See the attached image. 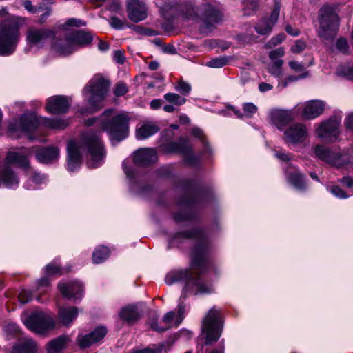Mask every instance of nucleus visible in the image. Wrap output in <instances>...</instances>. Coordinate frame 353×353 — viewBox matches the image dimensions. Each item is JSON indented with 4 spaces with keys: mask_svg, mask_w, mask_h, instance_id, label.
<instances>
[{
    "mask_svg": "<svg viewBox=\"0 0 353 353\" xmlns=\"http://www.w3.org/2000/svg\"><path fill=\"white\" fill-rule=\"evenodd\" d=\"M113 59L117 63L119 64H123L125 60V57L123 53L120 50L114 52Z\"/></svg>",
    "mask_w": 353,
    "mask_h": 353,
    "instance_id": "61",
    "label": "nucleus"
},
{
    "mask_svg": "<svg viewBox=\"0 0 353 353\" xmlns=\"http://www.w3.org/2000/svg\"><path fill=\"white\" fill-rule=\"evenodd\" d=\"M191 89V85L183 81H179L175 85V90L183 95L188 94Z\"/></svg>",
    "mask_w": 353,
    "mask_h": 353,
    "instance_id": "43",
    "label": "nucleus"
},
{
    "mask_svg": "<svg viewBox=\"0 0 353 353\" xmlns=\"http://www.w3.org/2000/svg\"><path fill=\"white\" fill-rule=\"evenodd\" d=\"M269 119L270 122L279 130H282L290 122L294 119L292 110L272 109L270 111Z\"/></svg>",
    "mask_w": 353,
    "mask_h": 353,
    "instance_id": "22",
    "label": "nucleus"
},
{
    "mask_svg": "<svg viewBox=\"0 0 353 353\" xmlns=\"http://www.w3.org/2000/svg\"><path fill=\"white\" fill-rule=\"evenodd\" d=\"M308 137V129L302 123L290 125L283 133V140L288 144L298 145L303 143Z\"/></svg>",
    "mask_w": 353,
    "mask_h": 353,
    "instance_id": "17",
    "label": "nucleus"
},
{
    "mask_svg": "<svg viewBox=\"0 0 353 353\" xmlns=\"http://www.w3.org/2000/svg\"><path fill=\"white\" fill-rule=\"evenodd\" d=\"M330 192L332 194L339 199H346L349 196V195L345 193L342 189H341L339 186H333L330 189Z\"/></svg>",
    "mask_w": 353,
    "mask_h": 353,
    "instance_id": "54",
    "label": "nucleus"
},
{
    "mask_svg": "<svg viewBox=\"0 0 353 353\" xmlns=\"http://www.w3.org/2000/svg\"><path fill=\"white\" fill-rule=\"evenodd\" d=\"M179 15L184 21H201L203 32L212 31L222 19L219 4L213 0H203L196 8L192 3L186 2L181 6Z\"/></svg>",
    "mask_w": 353,
    "mask_h": 353,
    "instance_id": "3",
    "label": "nucleus"
},
{
    "mask_svg": "<svg viewBox=\"0 0 353 353\" xmlns=\"http://www.w3.org/2000/svg\"><path fill=\"white\" fill-rule=\"evenodd\" d=\"M78 309L75 307H61L58 312L59 322L65 325H70L78 316Z\"/></svg>",
    "mask_w": 353,
    "mask_h": 353,
    "instance_id": "29",
    "label": "nucleus"
},
{
    "mask_svg": "<svg viewBox=\"0 0 353 353\" xmlns=\"http://www.w3.org/2000/svg\"><path fill=\"white\" fill-rule=\"evenodd\" d=\"M85 22L75 18L68 19L64 24L62 25L63 29H67L68 27H81L85 26Z\"/></svg>",
    "mask_w": 353,
    "mask_h": 353,
    "instance_id": "45",
    "label": "nucleus"
},
{
    "mask_svg": "<svg viewBox=\"0 0 353 353\" xmlns=\"http://www.w3.org/2000/svg\"><path fill=\"white\" fill-rule=\"evenodd\" d=\"M85 149L91 157L89 167L97 168L103 162L105 156L103 144L98 134L89 132L83 135L81 143L70 141L68 143V170L70 172H74L80 168L81 152Z\"/></svg>",
    "mask_w": 353,
    "mask_h": 353,
    "instance_id": "2",
    "label": "nucleus"
},
{
    "mask_svg": "<svg viewBox=\"0 0 353 353\" xmlns=\"http://www.w3.org/2000/svg\"><path fill=\"white\" fill-rule=\"evenodd\" d=\"M281 10V4L275 3L274 7L271 12L270 17L263 18L255 26V30L261 35L268 34L271 32L272 28L278 21Z\"/></svg>",
    "mask_w": 353,
    "mask_h": 353,
    "instance_id": "21",
    "label": "nucleus"
},
{
    "mask_svg": "<svg viewBox=\"0 0 353 353\" xmlns=\"http://www.w3.org/2000/svg\"><path fill=\"white\" fill-rule=\"evenodd\" d=\"M119 316L128 323H133L140 318L141 314L137 306L128 305L121 309Z\"/></svg>",
    "mask_w": 353,
    "mask_h": 353,
    "instance_id": "32",
    "label": "nucleus"
},
{
    "mask_svg": "<svg viewBox=\"0 0 353 353\" xmlns=\"http://www.w3.org/2000/svg\"><path fill=\"white\" fill-rule=\"evenodd\" d=\"M27 328L37 334H44L54 327V319L43 312H33L29 317L23 320Z\"/></svg>",
    "mask_w": 353,
    "mask_h": 353,
    "instance_id": "11",
    "label": "nucleus"
},
{
    "mask_svg": "<svg viewBox=\"0 0 353 353\" xmlns=\"http://www.w3.org/2000/svg\"><path fill=\"white\" fill-rule=\"evenodd\" d=\"M45 271L48 275H54V274L61 275L63 274L60 267L58 265H55L52 263H50L46 266Z\"/></svg>",
    "mask_w": 353,
    "mask_h": 353,
    "instance_id": "50",
    "label": "nucleus"
},
{
    "mask_svg": "<svg viewBox=\"0 0 353 353\" xmlns=\"http://www.w3.org/2000/svg\"><path fill=\"white\" fill-rule=\"evenodd\" d=\"M344 123L347 129L353 130V113L350 114L347 117Z\"/></svg>",
    "mask_w": 353,
    "mask_h": 353,
    "instance_id": "64",
    "label": "nucleus"
},
{
    "mask_svg": "<svg viewBox=\"0 0 353 353\" xmlns=\"http://www.w3.org/2000/svg\"><path fill=\"white\" fill-rule=\"evenodd\" d=\"M164 150L167 152L181 154L185 158V163L190 165H194L199 162V159L192 153L188 139L180 138L177 141L168 143Z\"/></svg>",
    "mask_w": 353,
    "mask_h": 353,
    "instance_id": "14",
    "label": "nucleus"
},
{
    "mask_svg": "<svg viewBox=\"0 0 353 353\" xmlns=\"http://www.w3.org/2000/svg\"><path fill=\"white\" fill-rule=\"evenodd\" d=\"M283 61L270 62L267 67L268 72L276 78H281L283 73Z\"/></svg>",
    "mask_w": 353,
    "mask_h": 353,
    "instance_id": "37",
    "label": "nucleus"
},
{
    "mask_svg": "<svg viewBox=\"0 0 353 353\" xmlns=\"http://www.w3.org/2000/svg\"><path fill=\"white\" fill-rule=\"evenodd\" d=\"M27 174L29 175V181L25 185L28 190L36 189L39 185L45 183L48 178L44 174H41L37 172H31L30 168L27 170Z\"/></svg>",
    "mask_w": 353,
    "mask_h": 353,
    "instance_id": "33",
    "label": "nucleus"
},
{
    "mask_svg": "<svg viewBox=\"0 0 353 353\" xmlns=\"http://www.w3.org/2000/svg\"><path fill=\"white\" fill-rule=\"evenodd\" d=\"M231 59L230 57H217L208 61L206 65L210 68H219L226 65Z\"/></svg>",
    "mask_w": 353,
    "mask_h": 353,
    "instance_id": "38",
    "label": "nucleus"
},
{
    "mask_svg": "<svg viewBox=\"0 0 353 353\" xmlns=\"http://www.w3.org/2000/svg\"><path fill=\"white\" fill-rule=\"evenodd\" d=\"M164 99L168 103H172L175 105H181L186 101L185 98L181 97L176 93H167L164 95Z\"/></svg>",
    "mask_w": 353,
    "mask_h": 353,
    "instance_id": "39",
    "label": "nucleus"
},
{
    "mask_svg": "<svg viewBox=\"0 0 353 353\" xmlns=\"http://www.w3.org/2000/svg\"><path fill=\"white\" fill-rule=\"evenodd\" d=\"M336 47L338 51L341 53L347 54L349 52V44L345 38H339L336 43Z\"/></svg>",
    "mask_w": 353,
    "mask_h": 353,
    "instance_id": "46",
    "label": "nucleus"
},
{
    "mask_svg": "<svg viewBox=\"0 0 353 353\" xmlns=\"http://www.w3.org/2000/svg\"><path fill=\"white\" fill-rule=\"evenodd\" d=\"M244 115L251 117L257 112V107L252 103H245L243 105Z\"/></svg>",
    "mask_w": 353,
    "mask_h": 353,
    "instance_id": "47",
    "label": "nucleus"
},
{
    "mask_svg": "<svg viewBox=\"0 0 353 353\" xmlns=\"http://www.w3.org/2000/svg\"><path fill=\"white\" fill-rule=\"evenodd\" d=\"M259 3L257 0H248L244 3L243 14L250 15L252 12L257 10Z\"/></svg>",
    "mask_w": 353,
    "mask_h": 353,
    "instance_id": "41",
    "label": "nucleus"
},
{
    "mask_svg": "<svg viewBox=\"0 0 353 353\" xmlns=\"http://www.w3.org/2000/svg\"><path fill=\"white\" fill-rule=\"evenodd\" d=\"M34 152V147L22 148L19 151H10L4 159L6 166L9 165H15L23 168L25 170H29L30 163L29 157Z\"/></svg>",
    "mask_w": 353,
    "mask_h": 353,
    "instance_id": "16",
    "label": "nucleus"
},
{
    "mask_svg": "<svg viewBox=\"0 0 353 353\" xmlns=\"http://www.w3.org/2000/svg\"><path fill=\"white\" fill-rule=\"evenodd\" d=\"M285 176L288 181L296 190H302L305 188L303 176L300 174L295 167L289 166L285 170Z\"/></svg>",
    "mask_w": 353,
    "mask_h": 353,
    "instance_id": "28",
    "label": "nucleus"
},
{
    "mask_svg": "<svg viewBox=\"0 0 353 353\" xmlns=\"http://www.w3.org/2000/svg\"><path fill=\"white\" fill-rule=\"evenodd\" d=\"M318 34L325 40L332 39L339 28V19L333 7L324 6L319 10Z\"/></svg>",
    "mask_w": 353,
    "mask_h": 353,
    "instance_id": "9",
    "label": "nucleus"
},
{
    "mask_svg": "<svg viewBox=\"0 0 353 353\" xmlns=\"http://www.w3.org/2000/svg\"><path fill=\"white\" fill-rule=\"evenodd\" d=\"M132 353H161L159 348L148 347L141 350L134 351Z\"/></svg>",
    "mask_w": 353,
    "mask_h": 353,
    "instance_id": "62",
    "label": "nucleus"
},
{
    "mask_svg": "<svg viewBox=\"0 0 353 353\" xmlns=\"http://www.w3.org/2000/svg\"><path fill=\"white\" fill-rule=\"evenodd\" d=\"M150 327L152 330L157 332H163L166 330V327H163V326H159L157 325V319H151L149 322Z\"/></svg>",
    "mask_w": 353,
    "mask_h": 353,
    "instance_id": "60",
    "label": "nucleus"
},
{
    "mask_svg": "<svg viewBox=\"0 0 353 353\" xmlns=\"http://www.w3.org/2000/svg\"><path fill=\"white\" fill-rule=\"evenodd\" d=\"M59 289L61 294L67 299L76 301L81 299L83 293V286L80 281L60 282Z\"/></svg>",
    "mask_w": 353,
    "mask_h": 353,
    "instance_id": "20",
    "label": "nucleus"
},
{
    "mask_svg": "<svg viewBox=\"0 0 353 353\" xmlns=\"http://www.w3.org/2000/svg\"><path fill=\"white\" fill-rule=\"evenodd\" d=\"M176 317L174 312L172 311L166 313L162 320L164 323L163 327H166V330H168L172 326H178L179 325L175 324Z\"/></svg>",
    "mask_w": 353,
    "mask_h": 353,
    "instance_id": "40",
    "label": "nucleus"
},
{
    "mask_svg": "<svg viewBox=\"0 0 353 353\" xmlns=\"http://www.w3.org/2000/svg\"><path fill=\"white\" fill-rule=\"evenodd\" d=\"M285 54V50L283 47L278 48L276 49L272 50L269 52V58L271 62H274L275 61H283L280 58L282 57Z\"/></svg>",
    "mask_w": 353,
    "mask_h": 353,
    "instance_id": "42",
    "label": "nucleus"
},
{
    "mask_svg": "<svg viewBox=\"0 0 353 353\" xmlns=\"http://www.w3.org/2000/svg\"><path fill=\"white\" fill-rule=\"evenodd\" d=\"M185 312V305L183 304V303L181 301L178 305V315L176 317V325H179L181 321H183L184 316L183 314Z\"/></svg>",
    "mask_w": 353,
    "mask_h": 353,
    "instance_id": "55",
    "label": "nucleus"
},
{
    "mask_svg": "<svg viewBox=\"0 0 353 353\" xmlns=\"http://www.w3.org/2000/svg\"><path fill=\"white\" fill-rule=\"evenodd\" d=\"M127 13L131 21L137 23L145 20L148 16L146 4L140 0H128Z\"/></svg>",
    "mask_w": 353,
    "mask_h": 353,
    "instance_id": "19",
    "label": "nucleus"
},
{
    "mask_svg": "<svg viewBox=\"0 0 353 353\" xmlns=\"http://www.w3.org/2000/svg\"><path fill=\"white\" fill-rule=\"evenodd\" d=\"M285 39V35L284 33H279L277 35L273 37L266 44L265 47L268 48H271L274 47L281 43H282Z\"/></svg>",
    "mask_w": 353,
    "mask_h": 353,
    "instance_id": "44",
    "label": "nucleus"
},
{
    "mask_svg": "<svg viewBox=\"0 0 353 353\" xmlns=\"http://www.w3.org/2000/svg\"><path fill=\"white\" fill-rule=\"evenodd\" d=\"M110 255V250L105 246H99L95 249L92 254L94 263L99 264L106 260Z\"/></svg>",
    "mask_w": 353,
    "mask_h": 353,
    "instance_id": "35",
    "label": "nucleus"
},
{
    "mask_svg": "<svg viewBox=\"0 0 353 353\" xmlns=\"http://www.w3.org/2000/svg\"><path fill=\"white\" fill-rule=\"evenodd\" d=\"M192 134L199 139H201L202 140V141L203 142V143L205 144V150L206 151H208L210 152V147L207 145V143H205L204 141V139H203V131L202 130H201L200 128H194L192 129Z\"/></svg>",
    "mask_w": 353,
    "mask_h": 353,
    "instance_id": "56",
    "label": "nucleus"
},
{
    "mask_svg": "<svg viewBox=\"0 0 353 353\" xmlns=\"http://www.w3.org/2000/svg\"><path fill=\"white\" fill-rule=\"evenodd\" d=\"M110 87L109 81L100 74L95 75L84 88L83 93L88 100V109H81V113H93L103 106V99Z\"/></svg>",
    "mask_w": 353,
    "mask_h": 353,
    "instance_id": "7",
    "label": "nucleus"
},
{
    "mask_svg": "<svg viewBox=\"0 0 353 353\" xmlns=\"http://www.w3.org/2000/svg\"><path fill=\"white\" fill-rule=\"evenodd\" d=\"M3 330L7 336H14L19 332L18 325L14 323H8L5 325Z\"/></svg>",
    "mask_w": 353,
    "mask_h": 353,
    "instance_id": "49",
    "label": "nucleus"
},
{
    "mask_svg": "<svg viewBox=\"0 0 353 353\" xmlns=\"http://www.w3.org/2000/svg\"><path fill=\"white\" fill-rule=\"evenodd\" d=\"M339 76L353 81V62L340 65L336 70Z\"/></svg>",
    "mask_w": 353,
    "mask_h": 353,
    "instance_id": "36",
    "label": "nucleus"
},
{
    "mask_svg": "<svg viewBox=\"0 0 353 353\" xmlns=\"http://www.w3.org/2000/svg\"><path fill=\"white\" fill-rule=\"evenodd\" d=\"M94 35L83 30L68 33L64 40L57 41L52 45L53 50L61 56L68 55L93 41Z\"/></svg>",
    "mask_w": 353,
    "mask_h": 353,
    "instance_id": "8",
    "label": "nucleus"
},
{
    "mask_svg": "<svg viewBox=\"0 0 353 353\" xmlns=\"http://www.w3.org/2000/svg\"><path fill=\"white\" fill-rule=\"evenodd\" d=\"M6 14L0 22V56H8L16 50L20 40V28L26 23L23 17L8 14L6 8L0 10V15Z\"/></svg>",
    "mask_w": 353,
    "mask_h": 353,
    "instance_id": "5",
    "label": "nucleus"
},
{
    "mask_svg": "<svg viewBox=\"0 0 353 353\" xmlns=\"http://www.w3.org/2000/svg\"><path fill=\"white\" fill-rule=\"evenodd\" d=\"M314 153L319 159L336 167L349 163L353 164V152L350 155L347 154H340L339 152L331 150L326 147L317 145L314 148Z\"/></svg>",
    "mask_w": 353,
    "mask_h": 353,
    "instance_id": "12",
    "label": "nucleus"
},
{
    "mask_svg": "<svg viewBox=\"0 0 353 353\" xmlns=\"http://www.w3.org/2000/svg\"><path fill=\"white\" fill-rule=\"evenodd\" d=\"M35 351V343L31 339L23 338L14 345L10 353H34Z\"/></svg>",
    "mask_w": 353,
    "mask_h": 353,
    "instance_id": "30",
    "label": "nucleus"
},
{
    "mask_svg": "<svg viewBox=\"0 0 353 353\" xmlns=\"http://www.w3.org/2000/svg\"><path fill=\"white\" fill-rule=\"evenodd\" d=\"M69 340L66 336H60L52 340L47 345L48 353H59L65 347Z\"/></svg>",
    "mask_w": 353,
    "mask_h": 353,
    "instance_id": "34",
    "label": "nucleus"
},
{
    "mask_svg": "<svg viewBox=\"0 0 353 353\" xmlns=\"http://www.w3.org/2000/svg\"><path fill=\"white\" fill-rule=\"evenodd\" d=\"M55 37V32L50 29L30 28L26 31V39L31 47L42 48L49 40Z\"/></svg>",
    "mask_w": 353,
    "mask_h": 353,
    "instance_id": "15",
    "label": "nucleus"
},
{
    "mask_svg": "<svg viewBox=\"0 0 353 353\" xmlns=\"http://www.w3.org/2000/svg\"><path fill=\"white\" fill-rule=\"evenodd\" d=\"M289 65L290 68L295 72H301L304 71V65L297 61H291L289 62Z\"/></svg>",
    "mask_w": 353,
    "mask_h": 353,
    "instance_id": "57",
    "label": "nucleus"
},
{
    "mask_svg": "<svg viewBox=\"0 0 353 353\" xmlns=\"http://www.w3.org/2000/svg\"><path fill=\"white\" fill-rule=\"evenodd\" d=\"M222 327L221 310L213 307L203 320L202 334L205 337V344L210 345L217 341L221 336Z\"/></svg>",
    "mask_w": 353,
    "mask_h": 353,
    "instance_id": "10",
    "label": "nucleus"
},
{
    "mask_svg": "<svg viewBox=\"0 0 353 353\" xmlns=\"http://www.w3.org/2000/svg\"><path fill=\"white\" fill-rule=\"evenodd\" d=\"M70 103L64 96H54L48 98L46 110L51 114L65 113L68 111Z\"/></svg>",
    "mask_w": 353,
    "mask_h": 353,
    "instance_id": "24",
    "label": "nucleus"
},
{
    "mask_svg": "<svg viewBox=\"0 0 353 353\" xmlns=\"http://www.w3.org/2000/svg\"><path fill=\"white\" fill-rule=\"evenodd\" d=\"M295 109L303 119H314L323 113L325 103L320 100H310L304 103L297 104Z\"/></svg>",
    "mask_w": 353,
    "mask_h": 353,
    "instance_id": "18",
    "label": "nucleus"
},
{
    "mask_svg": "<svg viewBox=\"0 0 353 353\" xmlns=\"http://www.w3.org/2000/svg\"><path fill=\"white\" fill-rule=\"evenodd\" d=\"M285 30L288 34L294 37H296L300 34V31L297 28H294L290 25H287Z\"/></svg>",
    "mask_w": 353,
    "mask_h": 353,
    "instance_id": "63",
    "label": "nucleus"
},
{
    "mask_svg": "<svg viewBox=\"0 0 353 353\" xmlns=\"http://www.w3.org/2000/svg\"><path fill=\"white\" fill-rule=\"evenodd\" d=\"M128 91L127 85L123 82H119L115 85L114 89V94L117 97H121L125 95Z\"/></svg>",
    "mask_w": 353,
    "mask_h": 353,
    "instance_id": "48",
    "label": "nucleus"
},
{
    "mask_svg": "<svg viewBox=\"0 0 353 353\" xmlns=\"http://www.w3.org/2000/svg\"><path fill=\"white\" fill-rule=\"evenodd\" d=\"M23 5L26 10L32 14H35L38 12H39V8L34 7L32 5V3L29 0L24 1L23 3Z\"/></svg>",
    "mask_w": 353,
    "mask_h": 353,
    "instance_id": "58",
    "label": "nucleus"
},
{
    "mask_svg": "<svg viewBox=\"0 0 353 353\" xmlns=\"http://www.w3.org/2000/svg\"><path fill=\"white\" fill-rule=\"evenodd\" d=\"M50 287V281L48 278L44 277L38 281L37 292L39 293H45Z\"/></svg>",
    "mask_w": 353,
    "mask_h": 353,
    "instance_id": "51",
    "label": "nucleus"
},
{
    "mask_svg": "<svg viewBox=\"0 0 353 353\" xmlns=\"http://www.w3.org/2000/svg\"><path fill=\"white\" fill-rule=\"evenodd\" d=\"M159 130V127L152 122H146L137 127L136 137L137 139L143 140L156 134Z\"/></svg>",
    "mask_w": 353,
    "mask_h": 353,
    "instance_id": "31",
    "label": "nucleus"
},
{
    "mask_svg": "<svg viewBox=\"0 0 353 353\" xmlns=\"http://www.w3.org/2000/svg\"><path fill=\"white\" fill-rule=\"evenodd\" d=\"M36 159L42 163H51L57 161L59 156L57 147L50 146L37 150L34 148Z\"/></svg>",
    "mask_w": 353,
    "mask_h": 353,
    "instance_id": "26",
    "label": "nucleus"
},
{
    "mask_svg": "<svg viewBox=\"0 0 353 353\" xmlns=\"http://www.w3.org/2000/svg\"><path fill=\"white\" fill-rule=\"evenodd\" d=\"M19 183L17 174L9 166H4L0 170V188H15Z\"/></svg>",
    "mask_w": 353,
    "mask_h": 353,
    "instance_id": "27",
    "label": "nucleus"
},
{
    "mask_svg": "<svg viewBox=\"0 0 353 353\" xmlns=\"http://www.w3.org/2000/svg\"><path fill=\"white\" fill-rule=\"evenodd\" d=\"M129 117L125 112L110 109L105 110L100 118H91L85 121L88 126L97 123L106 131L113 144L126 139L129 134Z\"/></svg>",
    "mask_w": 353,
    "mask_h": 353,
    "instance_id": "4",
    "label": "nucleus"
},
{
    "mask_svg": "<svg viewBox=\"0 0 353 353\" xmlns=\"http://www.w3.org/2000/svg\"><path fill=\"white\" fill-rule=\"evenodd\" d=\"M18 299L21 304H26L32 299V294L29 291L22 290L19 294Z\"/></svg>",
    "mask_w": 353,
    "mask_h": 353,
    "instance_id": "53",
    "label": "nucleus"
},
{
    "mask_svg": "<svg viewBox=\"0 0 353 353\" xmlns=\"http://www.w3.org/2000/svg\"><path fill=\"white\" fill-rule=\"evenodd\" d=\"M341 121V118L333 116L329 119L318 123L315 130L317 137L327 143L335 141L339 134V128Z\"/></svg>",
    "mask_w": 353,
    "mask_h": 353,
    "instance_id": "13",
    "label": "nucleus"
},
{
    "mask_svg": "<svg viewBox=\"0 0 353 353\" xmlns=\"http://www.w3.org/2000/svg\"><path fill=\"white\" fill-rule=\"evenodd\" d=\"M306 48V44L301 39L296 40L294 45L291 46V51L294 53H300Z\"/></svg>",
    "mask_w": 353,
    "mask_h": 353,
    "instance_id": "52",
    "label": "nucleus"
},
{
    "mask_svg": "<svg viewBox=\"0 0 353 353\" xmlns=\"http://www.w3.org/2000/svg\"><path fill=\"white\" fill-rule=\"evenodd\" d=\"M40 125L46 128L54 130H63L68 125L67 120L60 119L41 118L39 119L34 113L24 114L19 119V122H12L8 125V131L10 134L19 138V132L24 133L30 140L37 137L32 136V133L36 132Z\"/></svg>",
    "mask_w": 353,
    "mask_h": 353,
    "instance_id": "6",
    "label": "nucleus"
},
{
    "mask_svg": "<svg viewBox=\"0 0 353 353\" xmlns=\"http://www.w3.org/2000/svg\"><path fill=\"white\" fill-rule=\"evenodd\" d=\"M189 238H196L199 241L192 252L191 267L194 272L188 269L174 270L169 272L165 278V283L168 285L183 280L186 281L181 299L190 295L208 294L214 291L212 284L205 282V270L210 246L203 232L195 229L192 231L178 232L170 243L174 244L181 239Z\"/></svg>",
    "mask_w": 353,
    "mask_h": 353,
    "instance_id": "1",
    "label": "nucleus"
},
{
    "mask_svg": "<svg viewBox=\"0 0 353 353\" xmlns=\"http://www.w3.org/2000/svg\"><path fill=\"white\" fill-rule=\"evenodd\" d=\"M107 334V329L103 326L96 327L85 335H79L77 342L81 348H87L101 341Z\"/></svg>",
    "mask_w": 353,
    "mask_h": 353,
    "instance_id": "23",
    "label": "nucleus"
},
{
    "mask_svg": "<svg viewBox=\"0 0 353 353\" xmlns=\"http://www.w3.org/2000/svg\"><path fill=\"white\" fill-rule=\"evenodd\" d=\"M110 26L115 29H122L123 27V22L119 19L112 17L110 19Z\"/></svg>",
    "mask_w": 353,
    "mask_h": 353,
    "instance_id": "59",
    "label": "nucleus"
},
{
    "mask_svg": "<svg viewBox=\"0 0 353 353\" xmlns=\"http://www.w3.org/2000/svg\"><path fill=\"white\" fill-rule=\"evenodd\" d=\"M133 160L136 165H145L157 160L156 150L153 148H141L134 152Z\"/></svg>",
    "mask_w": 353,
    "mask_h": 353,
    "instance_id": "25",
    "label": "nucleus"
}]
</instances>
